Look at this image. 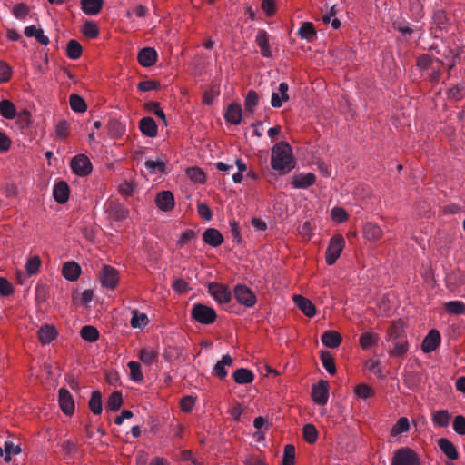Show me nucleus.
I'll use <instances>...</instances> for the list:
<instances>
[{"label":"nucleus","mask_w":465,"mask_h":465,"mask_svg":"<svg viewBox=\"0 0 465 465\" xmlns=\"http://www.w3.org/2000/svg\"><path fill=\"white\" fill-rule=\"evenodd\" d=\"M271 164L272 169L281 174H286L295 167V161L289 143L281 142L272 147Z\"/></svg>","instance_id":"f257e3e1"},{"label":"nucleus","mask_w":465,"mask_h":465,"mask_svg":"<svg viewBox=\"0 0 465 465\" xmlns=\"http://www.w3.org/2000/svg\"><path fill=\"white\" fill-rule=\"evenodd\" d=\"M192 317L201 324H211L215 322L217 313L214 309L207 305L198 303L192 308Z\"/></svg>","instance_id":"f03ea898"},{"label":"nucleus","mask_w":465,"mask_h":465,"mask_svg":"<svg viewBox=\"0 0 465 465\" xmlns=\"http://www.w3.org/2000/svg\"><path fill=\"white\" fill-rule=\"evenodd\" d=\"M70 168L79 177H85L93 171V164L85 154H77L71 159Z\"/></svg>","instance_id":"7ed1b4c3"},{"label":"nucleus","mask_w":465,"mask_h":465,"mask_svg":"<svg viewBox=\"0 0 465 465\" xmlns=\"http://www.w3.org/2000/svg\"><path fill=\"white\" fill-rule=\"evenodd\" d=\"M391 465H421L415 451L403 447L397 450L392 457Z\"/></svg>","instance_id":"20e7f679"},{"label":"nucleus","mask_w":465,"mask_h":465,"mask_svg":"<svg viewBox=\"0 0 465 465\" xmlns=\"http://www.w3.org/2000/svg\"><path fill=\"white\" fill-rule=\"evenodd\" d=\"M345 246V240L343 236L338 234L334 235L329 242L326 250V263L332 265L340 257Z\"/></svg>","instance_id":"39448f33"},{"label":"nucleus","mask_w":465,"mask_h":465,"mask_svg":"<svg viewBox=\"0 0 465 465\" xmlns=\"http://www.w3.org/2000/svg\"><path fill=\"white\" fill-rule=\"evenodd\" d=\"M208 292L220 305L227 304L232 299L230 289L223 284L210 282L208 284Z\"/></svg>","instance_id":"423d86ee"},{"label":"nucleus","mask_w":465,"mask_h":465,"mask_svg":"<svg viewBox=\"0 0 465 465\" xmlns=\"http://www.w3.org/2000/svg\"><path fill=\"white\" fill-rule=\"evenodd\" d=\"M234 297L236 301L248 308L252 307L256 303V296L250 288L245 285H236L234 288Z\"/></svg>","instance_id":"0eeeda50"},{"label":"nucleus","mask_w":465,"mask_h":465,"mask_svg":"<svg viewBox=\"0 0 465 465\" xmlns=\"http://www.w3.org/2000/svg\"><path fill=\"white\" fill-rule=\"evenodd\" d=\"M119 282L118 271L109 265H104L101 272V283L107 289H114Z\"/></svg>","instance_id":"6e6552de"},{"label":"nucleus","mask_w":465,"mask_h":465,"mask_svg":"<svg viewBox=\"0 0 465 465\" xmlns=\"http://www.w3.org/2000/svg\"><path fill=\"white\" fill-rule=\"evenodd\" d=\"M312 400L319 405H325L329 399V384L326 381H320L313 385L312 392Z\"/></svg>","instance_id":"1a4fd4ad"},{"label":"nucleus","mask_w":465,"mask_h":465,"mask_svg":"<svg viewBox=\"0 0 465 465\" xmlns=\"http://www.w3.org/2000/svg\"><path fill=\"white\" fill-rule=\"evenodd\" d=\"M58 402L61 410L65 415H72L74 412V401L70 391L61 388L58 391Z\"/></svg>","instance_id":"9d476101"},{"label":"nucleus","mask_w":465,"mask_h":465,"mask_svg":"<svg viewBox=\"0 0 465 465\" xmlns=\"http://www.w3.org/2000/svg\"><path fill=\"white\" fill-rule=\"evenodd\" d=\"M156 206L163 212H170L174 208L175 202L172 192L162 191L155 197Z\"/></svg>","instance_id":"9b49d317"},{"label":"nucleus","mask_w":465,"mask_h":465,"mask_svg":"<svg viewBox=\"0 0 465 465\" xmlns=\"http://www.w3.org/2000/svg\"><path fill=\"white\" fill-rule=\"evenodd\" d=\"M440 334L436 329L430 330L423 339L421 350L425 353L434 351L440 343Z\"/></svg>","instance_id":"f8f14e48"},{"label":"nucleus","mask_w":465,"mask_h":465,"mask_svg":"<svg viewBox=\"0 0 465 465\" xmlns=\"http://www.w3.org/2000/svg\"><path fill=\"white\" fill-rule=\"evenodd\" d=\"M316 181V176L312 173H300L292 177V185L296 189H306L312 186Z\"/></svg>","instance_id":"ddd939ff"},{"label":"nucleus","mask_w":465,"mask_h":465,"mask_svg":"<svg viewBox=\"0 0 465 465\" xmlns=\"http://www.w3.org/2000/svg\"><path fill=\"white\" fill-rule=\"evenodd\" d=\"M289 85L287 83H281L276 92L272 94L271 104L274 108H280L284 102L289 100Z\"/></svg>","instance_id":"4468645a"},{"label":"nucleus","mask_w":465,"mask_h":465,"mask_svg":"<svg viewBox=\"0 0 465 465\" xmlns=\"http://www.w3.org/2000/svg\"><path fill=\"white\" fill-rule=\"evenodd\" d=\"M138 62L143 67H149L155 64L157 53L152 47H144L138 53Z\"/></svg>","instance_id":"2eb2a0df"},{"label":"nucleus","mask_w":465,"mask_h":465,"mask_svg":"<svg viewBox=\"0 0 465 465\" xmlns=\"http://www.w3.org/2000/svg\"><path fill=\"white\" fill-rule=\"evenodd\" d=\"M293 302L295 305L307 316L313 317L316 314V309L313 303L302 295H294Z\"/></svg>","instance_id":"dca6fc26"},{"label":"nucleus","mask_w":465,"mask_h":465,"mask_svg":"<svg viewBox=\"0 0 465 465\" xmlns=\"http://www.w3.org/2000/svg\"><path fill=\"white\" fill-rule=\"evenodd\" d=\"M255 43L261 50L263 57H271L272 52L269 45V35L263 29H259L255 37Z\"/></svg>","instance_id":"f3484780"},{"label":"nucleus","mask_w":465,"mask_h":465,"mask_svg":"<svg viewBox=\"0 0 465 465\" xmlns=\"http://www.w3.org/2000/svg\"><path fill=\"white\" fill-rule=\"evenodd\" d=\"M62 274L67 281L74 282L81 274V267L75 262H66L63 264Z\"/></svg>","instance_id":"a211bd4d"},{"label":"nucleus","mask_w":465,"mask_h":465,"mask_svg":"<svg viewBox=\"0 0 465 465\" xmlns=\"http://www.w3.org/2000/svg\"><path fill=\"white\" fill-rule=\"evenodd\" d=\"M232 362L233 360L229 354L223 355L214 365L213 369V374L220 380H223L228 375L225 367L232 366Z\"/></svg>","instance_id":"6ab92c4d"},{"label":"nucleus","mask_w":465,"mask_h":465,"mask_svg":"<svg viewBox=\"0 0 465 465\" xmlns=\"http://www.w3.org/2000/svg\"><path fill=\"white\" fill-rule=\"evenodd\" d=\"M203 240L212 247H217L223 242L222 233L214 228H208L203 233Z\"/></svg>","instance_id":"aec40b11"},{"label":"nucleus","mask_w":465,"mask_h":465,"mask_svg":"<svg viewBox=\"0 0 465 465\" xmlns=\"http://www.w3.org/2000/svg\"><path fill=\"white\" fill-rule=\"evenodd\" d=\"M438 446H439L440 450L444 453V455L450 460H455L459 458V453L457 451L456 447L449 439H447V438L439 439Z\"/></svg>","instance_id":"412c9836"},{"label":"nucleus","mask_w":465,"mask_h":465,"mask_svg":"<svg viewBox=\"0 0 465 465\" xmlns=\"http://www.w3.org/2000/svg\"><path fill=\"white\" fill-rule=\"evenodd\" d=\"M321 341L325 347L337 348L342 341L341 335L336 331H326L322 335Z\"/></svg>","instance_id":"4be33fe9"},{"label":"nucleus","mask_w":465,"mask_h":465,"mask_svg":"<svg viewBox=\"0 0 465 465\" xmlns=\"http://www.w3.org/2000/svg\"><path fill=\"white\" fill-rule=\"evenodd\" d=\"M53 195L58 203H65L69 198L68 184L64 181H60L55 183L53 190Z\"/></svg>","instance_id":"5701e85b"},{"label":"nucleus","mask_w":465,"mask_h":465,"mask_svg":"<svg viewBox=\"0 0 465 465\" xmlns=\"http://www.w3.org/2000/svg\"><path fill=\"white\" fill-rule=\"evenodd\" d=\"M224 118L232 124H239L242 120V107L239 104H231L225 113Z\"/></svg>","instance_id":"b1692460"},{"label":"nucleus","mask_w":465,"mask_h":465,"mask_svg":"<svg viewBox=\"0 0 465 465\" xmlns=\"http://www.w3.org/2000/svg\"><path fill=\"white\" fill-rule=\"evenodd\" d=\"M104 0H81V9L88 15H95L100 13Z\"/></svg>","instance_id":"393cba45"},{"label":"nucleus","mask_w":465,"mask_h":465,"mask_svg":"<svg viewBox=\"0 0 465 465\" xmlns=\"http://www.w3.org/2000/svg\"><path fill=\"white\" fill-rule=\"evenodd\" d=\"M140 131L146 136L153 138L157 135V125L152 117H143L139 124Z\"/></svg>","instance_id":"a878e982"},{"label":"nucleus","mask_w":465,"mask_h":465,"mask_svg":"<svg viewBox=\"0 0 465 465\" xmlns=\"http://www.w3.org/2000/svg\"><path fill=\"white\" fill-rule=\"evenodd\" d=\"M58 334L57 330L52 325H43L38 331V338L42 344H48L54 341Z\"/></svg>","instance_id":"bb28decb"},{"label":"nucleus","mask_w":465,"mask_h":465,"mask_svg":"<svg viewBox=\"0 0 465 465\" xmlns=\"http://www.w3.org/2000/svg\"><path fill=\"white\" fill-rule=\"evenodd\" d=\"M144 167L150 174H162L165 173L166 161L163 159H148L144 163Z\"/></svg>","instance_id":"cd10ccee"},{"label":"nucleus","mask_w":465,"mask_h":465,"mask_svg":"<svg viewBox=\"0 0 465 465\" xmlns=\"http://www.w3.org/2000/svg\"><path fill=\"white\" fill-rule=\"evenodd\" d=\"M363 235L368 241H378L383 235V231L373 223H366L363 226Z\"/></svg>","instance_id":"c85d7f7f"},{"label":"nucleus","mask_w":465,"mask_h":465,"mask_svg":"<svg viewBox=\"0 0 465 465\" xmlns=\"http://www.w3.org/2000/svg\"><path fill=\"white\" fill-rule=\"evenodd\" d=\"M233 379L238 384H248L253 381L254 374L249 369L240 368L233 372Z\"/></svg>","instance_id":"c756f323"},{"label":"nucleus","mask_w":465,"mask_h":465,"mask_svg":"<svg viewBox=\"0 0 465 465\" xmlns=\"http://www.w3.org/2000/svg\"><path fill=\"white\" fill-rule=\"evenodd\" d=\"M0 115L7 120L15 119L16 115L15 104L6 99L0 101Z\"/></svg>","instance_id":"7c9ffc66"},{"label":"nucleus","mask_w":465,"mask_h":465,"mask_svg":"<svg viewBox=\"0 0 465 465\" xmlns=\"http://www.w3.org/2000/svg\"><path fill=\"white\" fill-rule=\"evenodd\" d=\"M20 452L19 446L15 445L11 441H5L4 446L0 447V457H4L5 462L11 460V457Z\"/></svg>","instance_id":"2f4dec72"},{"label":"nucleus","mask_w":465,"mask_h":465,"mask_svg":"<svg viewBox=\"0 0 465 465\" xmlns=\"http://www.w3.org/2000/svg\"><path fill=\"white\" fill-rule=\"evenodd\" d=\"M89 408L94 415H99L103 411L102 394L99 391H94L89 400Z\"/></svg>","instance_id":"473e14b6"},{"label":"nucleus","mask_w":465,"mask_h":465,"mask_svg":"<svg viewBox=\"0 0 465 465\" xmlns=\"http://www.w3.org/2000/svg\"><path fill=\"white\" fill-rule=\"evenodd\" d=\"M379 340L380 336L378 334L366 331L361 335L359 342L363 350H368L376 345Z\"/></svg>","instance_id":"72a5a7b5"},{"label":"nucleus","mask_w":465,"mask_h":465,"mask_svg":"<svg viewBox=\"0 0 465 465\" xmlns=\"http://www.w3.org/2000/svg\"><path fill=\"white\" fill-rule=\"evenodd\" d=\"M123 405V395L121 391H114L111 393L106 403V410L117 411Z\"/></svg>","instance_id":"f704fd0d"},{"label":"nucleus","mask_w":465,"mask_h":465,"mask_svg":"<svg viewBox=\"0 0 465 465\" xmlns=\"http://www.w3.org/2000/svg\"><path fill=\"white\" fill-rule=\"evenodd\" d=\"M83 53V48L80 43L74 39H71L67 43L66 46V54L70 59L76 60L78 59Z\"/></svg>","instance_id":"c9c22d12"},{"label":"nucleus","mask_w":465,"mask_h":465,"mask_svg":"<svg viewBox=\"0 0 465 465\" xmlns=\"http://www.w3.org/2000/svg\"><path fill=\"white\" fill-rule=\"evenodd\" d=\"M450 415L446 410H440L433 413L432 421L434 425L445 428L449 425Z\"/></svg>","instance_id":"e433bc0d"},{"label":"nucleus","mask_w":465,"mask_h":465,"mask_svg":"<svg viewBox=\"0 0 465 465\" xmlns=\"http://www.w3.org/2000/svg\"><path fill=\"white\" fill-rule=\"evenodd\" d=\"M42 264L41 258L38 255H34L28 258L25 262V268L28 275L37 274Z\"/></svg>","instance_id":"4c0bfd02"},{"label":"nucleus","mask_w":465,"mask_h":465,"mask_svg":"<svg viewBox=\"0 0 465 465\" xmlns=\"http://www.w3.org/2000/svg\"><path fill=\"white\" fill-rule=\"evenodd\" d=\"M149 323V319L147 315L143 312H139L138 311H134L132 312V318L130 321V325L136 328H143Z\"/></svg>","instance_id":"58836bf2"},{"label":"nucleus","mask_w":465,"mask_h":465,"mask_svg":"<svg viewBox=\"0 0 465 465\" xmlns=\"http://www.w3.org/2000/svg\"><path fill=\"white\" fill-rule=\"evenodd\" d=\"M70 107L74 112L84 113L87 106L85 101L78 94H73L69 97Z\"/></svg>","instance_id":"ea45409f"},{"label":"nucleus","mask_w":465,"mask_h":465,"mask_svg":"<svg viewBox=\"0 0 465 465\" xmlns=\"http://www.w3.org/2000/svg\"><path fill=\"white\" fill-rule=\"evenodd\" d=\"M321 361L325 368V370L331 374L333 375L336 373V366L334 363V359L330 351H322L321 353Z\"/></svg>","instance_id":"a19ab883"},{"label":"nucleus","mask_w":465,"mask_h":465,"mask_svg":"<svg viewBox=\"0 0 465 465\" xmlns=\"http://www.w3.org/2000/svg\"><path fill=\"white\" fill-rule=\"evenodd\" d=\"M81 337L83 340L88 342H94L99 338V332L97 329L91 325H85L81 330Z\"/></svg>","instance_id":"79ce46f5"},{"label":"nucleus","mask_w":465,"mask_h":465,"mask_svg":"<svg viewBox=\"0 0 465 465\" xmlns=\"http://www.w3.org/2000/svg\"><path fill=\"white\" fill-rule=\"evenodd\" d=\"M298 34L302 39H306L308 41H312L316 35L314 26L311 22L303 23L299 28Z\"/></svg>","instance_id":"37998d69"},{"label":"nucleus","mask_w":465,"mask_h":465,"mask_svg":"<svg viewBox=\"0 0 465 465\" xmlns=\"http://www.w3.org/2000/svg\"><path fill=\"white\" fill-rule=\"evenodd\" d=\"M110 213L114 216L115 220H124L125 219L129 213L128 210L123 207L121 204L112 202L109 203Z\"/></svg>","instance_id":"c03bdc74"},{"label":"nucleus","mask_w":465,"mask_h":465,"mask_svg":"<svg viewBox=\"0 0 465 465\" xmlns=\"http://www.w3.org/2000/svg\"><path fill=\"white\" fill-rule=\"evenodd\" d=\"M16 124L20 129L28 128L32 124V115L28 110L16 113Z\"/></svg>","instance_id":"a18cd8bd"},{"label":"nucleus","mask_w":465,"mask_h":465,"mask_svg":"<svg viewBox=\"0 0 465 465\" xmlns=\"http://www.w3.org/2000/svg\"><path fill=\"white\" fill-rule=\"evenodd\" d=\"M157 358V352L151 348H144L140 351L139 359L145 365H152Z\"/></svg>","instance_id":"49530a36"},{"label":"nucleus","mask_w":465,"mask_h":465,"mask_svg":"<svg viewBox=\"0 0 465 465\" xmlns=\"http://www.w3.org/2000/svg\"><path fill=\"white\" fill-rule=\"evenodd\" d=\"M302 435L305 441L312 444L318 439V430L314 425L308 423L302 428Z\"/></svg>","instance_id":"de8ad7c7"},{"label":"nucleus","mask_w":465,"mask_h":465,"mask_svg":"<svg viewBox=\"0 0 465 465\" xmlns=\"http://www.w3.org/2000/svg\"><path fill=\"white\" fill-rule=\"evenodd\" d=\"M130 371V378L135 382H140L143 380V375L141 371V364L137 361H129L127 364Z\"/></svg>","instance_id":"09e8293b"},{"label":"nucleus","mask_w":465,"mask_h":465,"mask_svg":"<svg viewBox=\"0 0 465 465\" xmlns=\"http://www.w3.org/2000/svg\"><path fill=\"white\" fill-rule=\"evenodd\" d=\"M365 367L378 378H384L381 361L378 359L371 358L365 362Z\"/></svg>","instance_id":"8fccbe9b"},{"label":"nucleus","mask_w":465,"mask_h":465,"mask_svg":"<svg viewBox=\"0 0 465 465\" xmlns=\"http://www.w3.org/2000/svg\"><path fill=\"white\" fill-rule=\"evenodd\" d=\"M445 309L449 313L461 315L465 313V304L460 301H450L445 303Z\"/></svg>","instance_id":"3c124183"},{"label":"nucleus","mask_w":465,"mask_h":465,"mask_svg":"<svg viewBox=\"0 0 465 465\" xmlns=\"http://www.w3.org/2000/svg\"><path fill=\"white\" fill-rule=\"evenodd\" d=\"M410 423L406 417L400 418L391 429V434L392 436H398L403 432L409 430Z\"/></svg>","instance_id":"603ef678"},{"label":"nucleus","mask_w":465,"mask_h":465,"mask_svg":"<svg viewBox=\"0 0 465 465\" xmlns=\"http://www.w3.org/2000/svg\"><path fill=\"white\" fill-rule=\"evenodd\" d=\"M335 5L331 6V10L322 16V21L324 24H331L333 29H339L341 27V22L336 17V12L334 10Z\"/></svg>","instance_id":"864d4df0"},{"label":"nucleus","mask_w":465,"mask_h":465,"mask_svg":"<svg viewBox=\"0 0 465 465\" xmlns=\"http://www.w3.org/2000/svg\"><path fill=\"white\" fill-rule=\"evenodd\" d=\"M295 448L293 445L288 444L284 447L282 465H294Z\"/></svg>","instance_id":"5fc2aeb1"},{"label":"nucleus","mask_w":465,"mask_h":465,"mask_svg":"<svg viewBox=\"0 0 465 465\" xmlns=\"http://www.w3.org/2000/svg\"><path fill=\"white\" fill-rule=\"evenodd\" d=\"M408 350L409 344L407 341H397L389 354L392 357H402L407 353Z\"/></svg>","instance_id":"6e6d98bb"},{"label":"nucleus","mask_w":465,"mask_h":465,"mask_svg":"<svg viewBox=\"0 0 465 465\" xmlns=\"http://www.w3.org/2000/svg\"><path fill=\"white\" fill-rule=\"evenodd\" d=\"M83 34L89 38H96L99 35L97 25L93 21L85 22L82 28Z\"/></svg>","instance_id":"4d7b16f0"},{"label":"nucleus","mask_w":465,"mask_h":465,"mask_svg":"<svg viewBox=\"0 0 465 465\" xmlns=\"http://www.w3.org/2000/svg\"><path fill=\"white\" fill-rule=\"evenodd\" d=\"M354 392L358 398L363 399V400H366L374 395L373 390L369 385H367L365 383L359 384L355 388Z\"/></svg>","instance_id":"13d9d810"},{"label":"nucleus","mask_w":465,"mask_h":465,"mask_svg":"<svg viewBox=\"0 0 465 465\" xmlns=\"http://www.w3.org/2000/svg\"><path fill=\"white\" fill-rule=\"evenodd\" d=\"M258 94L255 91L250 90L245 98V109L252 113L258 104Z\"/></svg>","instance_id":"bf43d9fd"},{"label":"nucleus","mask_w":465,"mask_h":465,"mask_svg":"<svg viewBox=\"0 0 465 465\" xmlns=\"http://www.w3.org/2000/svg\"><path fill=\"white\" fill-rule=\"evenodd\" d=\"M55 134L58 137L65 139L69 135V123L60 120L55 125Z\"/></svg>","instance_id":"052dcab7"},{"label":"nucleus","mask_w":465,"mask_h":465,"mask_svg":"<svg viewBox=\"0 0 465 465\" xmlns=\"http://www.w3.org/2000/svg\"><path fill=\"white\" fill-rule=\"evenodd\" d=\"M331 217L336 223H343L348 219V213L342 207H334L331 212Z\"/></svg>","instance_id":"680f3d73"},{"label":"nucleus","mask_w":465,"mask_h":465,"mask_svg":"<svg viewBox=\"0 0 465 465\" xmlns=\"http://www.w3.org/2000/svg\"><path fill=\"white\" fill-rule=\"evenodd\" d=\"M195 405V398L193 396H184L180 401V408L183 412L189 413Z\"/></svg>","instance_id":"e2e57ef3"},{"label":"nucleus","mask_w":465,"mask_h":465,"mask_svg":"<svg viewBox=\"0 0 465 465\" xmlns=\"http://www.w3.org/2000/svg\"><path fill=\"white\" fill-rule=\"evenodd\" d=\"M12 13L17 19H23L28 15L29 8L25 4L18 3L13 7Z\"/></svg>","instance_id":"0e129e2a"},{"label":"nucleus","mask_w":465,"mask_h":465,"mask_svg":"<svg viewBox=\"0 0 465 465\" xmlns=\"http://www.w3.org/2000/svg\"><path fill=\"white\" fill-rule=\"evenodd\" d=\"M12 75V68L7 63L0 61V84L7 82Z\"/></svg>","instance_id":"69168bd1"},{"label":"nucleus","mask_w":465,"mask_h":465,"mask_svg":"<svg viewBox=\"0 0 465 465\" xmlns=\"http://www.w3.org/2000/svg\"><path fill=\"white\" fill-rule=\"evenodd\" d=\"M453 430L459 435H465V418L457 415L453 420Z\"/></svg>","instance_id":"338daca9"},{"label":"nucleus","mask_w":465,"mask_h":465,"mask_svg":"<svg viewBox=\"0 0 465 465\" xmlns=\"http://www.w3.org/2000/svg\"><path fill=\"white\" fill-rule=\"evenodd\" d=\"M147 107L154 115H156L159 119H161L165 125L167 124L165 114L163 111V109L160 107L159 104L150 103V104H148Z\"/></svg>","instance_id":"774afa93"}]
</instances>
